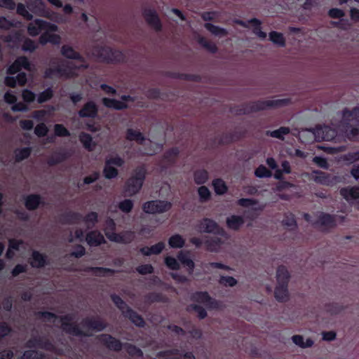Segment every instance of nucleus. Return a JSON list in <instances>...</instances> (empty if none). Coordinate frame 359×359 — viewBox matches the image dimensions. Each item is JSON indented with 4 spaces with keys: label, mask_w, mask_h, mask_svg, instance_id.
Masks as SVG:
<instances>
[{
    "label": "nucleus",
    "mask_w": 359,
    "mask_h": 359,
    "mask_svg": "<svg viewBox=\"0 0 359 359\" xmlns=\"http://www.w3.org/2000/svg\"><path fill=\"white\" fill-rule=\"evenodd\" d=\"M144 18L147 25L158 32L162 30L163 26L160 18L154 9L146 8L143 11Z\"/></svg>",
    "instance_id": "8"
},
{
    "label": "nucleus",
    "mask_w": 359,
    "mask_h": 359,
    "mask_svg": "<svg viewBox=\"0 0 359 359\" xmlns=\"http://www.w3.org/2000/svg\"><path fill=\"white\" fill-rule=\"evenodd\" d=\"M290 102V100L288 98L250 102L238 106L236 113L238 115H247L269 108L284 107L287 105Z\"/></svg>",
    "instance_id": "3"
},
{
    "label": "nucleus",
    "mask_w": 359,
    "mask_h": 359,
    "mask_svg": "<svg viewBox=\"0 0 359 359\" xmlns=\"http://www.w3.org/2000/svg\"><path fill=\"white\" fill-rule=\"evenodd\" d=\"M185 240L180 234H174L168 239V245L172 248H182L184 246Z\"/></svg>",
    "instance_id": "39"
},
{
    "label": "nucleus",
    "mask_w": 359,
    "mask_h": 359,
    "mask_svg": "<svg viewBox=\"0 0 359 359\" xmlns=\"http://www.w3.org/2000/svg\"><path fill=\"white\" fill-rule=\"evenodd\" d=\"M102 103L106 107L116 110L124 109L128 107L125 102L114 98L104 97L102 99Z\"/></svg>",
    "instance_id": "26"
},
{
    "label": "nucleus",
    "mask_w": 359,
    "mask_h": 359,
    "mask_svg": "<svg viewBox=\"0 0 359 359\" xmlns=\"http://www.w3.org/2000/svg\"><path fill=\"white\" fill-rule=\"evenodd\" d=\"M214 191L217 195H224L228 191V187L221 178H216L212 182Z\"/></svg>",
    "instance_id": "33"
},
{
    "label": "nucleus",
    "mask_w": 359,
    "mask_h": 359,
    "mask_svg": "<svg viewBox=\"0 0 359 359\" xmlns=\"http://www.w3.org/2000/svg\"><path fill=\"white\" fill-rule=\"evenodd\" d=\"M42 30L56 32L57 26L41 19H35L27 26V33L31 36H36Z\"/></svg>",
    "instance_id": "5"
},
{
    "label": "nucleus",
    "mask_w": 359,
    "mask_h": 359,
    "mask_svg": "<svg viewBox=\"0 0 359 359\" xmlns=\"http://www.w3.org/2000/svg\"><path fill=\"white\" fill-rule=\"evenodd\" d=\"M172 77L175 79H179L181 80L198 82L201 80V76L198 74H187V73H172Z\"/></svg>",
    "instance_id": "42"
},
{
    "label": "nucleus",
    "mask_w": 359,
    "mask_h": 359,
    "mask_svg": "<svg viewBox=\"0 0 359 359\" xmlns=\"http://www.w3.org/2000/svg\"><path fill=\"white\" fill-rule=\"evenodd\" d=\"M83 271L97 277H105L114 274V269L102 266H87Z\"/></svg>",
    "instance_id": "18"
},
{
    "label": "nucleus",
    "mask_w": 359,
    "mask_h": 359,
    "mask_svg": "<svg viewBox=\"0 0 359 359\" xmlns=\"http://www.w3.org/2000/svg\"><path fill=\"white\" fill-rule=\"evenodd\" d=\"M165 264L171 270L177 271L180 268V263L173 257L168 256L165 258Z\"/></svg>",
    "instance_id": "57"
},
{
    "label": "nucleus",
    "mask_w": 359,
    "mask_h": 359,
    "mask_svg": "<svg viewBox=\"0 0 359 359\" xmlns=\"http://www.w3.org/2000/svg\"><path fill=\"white\" fill-rule=\"evenodd\" d=\"M48 132V128L46 125L43 123H41L36 125L34 128V133L39 137H45Z\"/></svg>",
    "instance_id": "61"
},
{
    "label": "nucleus",
    "mask_w": 359,
    "mask_h": 359,
    "mask_svg": "<svg viewBox=\"0 0 359 359\" xmlns=\"http://www.w3.org/2000/svg\"><path fill=\"white\" fill-rule=\"evenodd\" d=\"M12 332L11 327L6 322H0V341Z\"/></svg>",
    "instance_id": "60"
},
{
    "label": "nucleus",
    "mask_w": 359,
    "mask_h": 359,
    "mask_svg": "<svg viewBox=\"0 0 359 359\" xmlns=\"http://www.w3.org/2000/svg\"><path fill=\"white\" fill-rule=\"evenodd\" d=\"M171 207V203L167 201L155 200L144 203L142 205V209L146 213L160 214L168 211Z\"/></svg>",
    "instance_id": "6"
},
{
    "label": "nucleus",
    "mask_w": 359,
    "mask_h": 359,
    "mask_svg": "<svg viewBox=\"0 0 359 359\" xmlns=\"http://www.w3.org/2000/svg\"><path fill=\"white\" fill-rule=\"evenodd\" d=\"M55 135L57 137H69L70 132L65 127L64 125L56 123L54 126Z\"/></svg>",
    "instance_id": "55"
},
{
    "label": "nucleus",
    "mask_w": 359,
    "mask_h": 359,
    "mask_svg": "<svg viewBox=\"0 0 359 359\" xmlns=\"http://www.w3.org/2000/svg\"><path fill=\"white\" fill-rule=\"evenodd\" d=\"M99 341L110 351H120L123 344L119 339L109 334H102L97 337Z\"/></svg>",
    "instance_id": "12"
},
{
    "label": "nucleus",
    "mask_w": 359,
    "mask_h": 359,
    "mask_svg": "<svg viewBox=\"0 0 359 359\" xmlns=\"http://www.w3.org/2000/svg\"><path fill=\"white\" fill-rule=\"evenodd\" d=\"M274 297L278 302H285L289 297L288 285H277L274 290Z\"/></svg>",
    "instance_id": "24"
},
{
    "label": "nucleus",
    "mask_w": 359,
    "mask_h": 359,
    "mask_svg": "<svg viewBox=\"0 0 359 359\" xmlns=\"http://www.w3.org/2000/svg\"><path fill=\"white\" fill-rule=\"evenodd\" d=\"M209 179V173L205 169H198L194 172V180L198 185H203Z\"/></svg>",
    "instance_id": "32"
},
{
    "label": "nucleus",
    "mask_w": 359,
    "mask_h": 359,
    "mask_svg": "<svg viewBox=\"0 0 359 359\" xmlns=\"http://www.w3.org/2000/svg\"><path fill=\"white\" fill-rule=\"evenodd\" d=\"M204 27L215 36H224L228 34L226 29L215 25L212 23L207 22L204 25Z\"/></svg>",
    "instance_id": "37"
},
{
    "label": "nucleus",
    "mask_w": 359,
    "mask_h": 359,
    "mask_svg": "<svg viewBox=\"0 0 359 359\" xmlns=\"http://www.w3.org/2000/svg\"><path fill=\"white\" fill-rule=\"evenodd\" d=\"M81 221L87 224L88 229L93 228L98 222V214L96 212H90L85 217L82 216Z\"/></svg>",
    "instance_id": "41"
},
{
    "label": "nucleus",
    "mask_w": 359,
    "mask_h": 359,
    "mask_svg": "<svg viewBox=\"0 0 359 359\" xmlns=\"http://www.w3.org/2000/svg\"><path fill=\"white\" fill-rule=\"evenodd\" d=\"M339 130L351 141L359 140V107L351 109L345 107L341 111V119L338 125Z\"/></svg>",
    "instance_id": "2"
},
{
    "label": "nucleus",
    "mask_w": 359,
    "mask_h": 359,
    "mask_svg": "<svg viewBox=\"0 0 359 359\" xmlns=\"http://www.w3.org/2000/svg\"><path fill=\"white\" fill-rule=\"evenodd\" d=\"M69 158V155L67 152L65 150H59L48 158V164L49 166L56 165L65 161H66Z\"/></svg>",
    "instance_id": "23"
},
{
    "label": "nucleus",
    "mask_w": 359,
    "mask_h": 359,
    "mask_svg": "<svg viewBox=\"0 0 359 359\" xmlns=\"http://www.w3.org/2000/svg\"><path fill=\"white\" fill-rule=\"evenodd\" d=\"M103 174L105 178L111 180L116 177L118 174V172L116 168L110 165H107L106 163H104Z\"/></svg>",
    "instance_id": "49"
},
{
    "label": "nucleus",
    "mask_w": 359,
    "mask_h": 359,
    "mask_svg": "<svg viewBox=\"0 0 359 359\" xmlns=\"http://www.w3.org/2000/svg\"><path fill=\"white\" fill-rule=\"evenodd\" d=\"M44 202L39 194H31L25 197V206L28 210H35Z\"/></svg>",
    "instance_id": "16"
},
{
    "label": "nucleus",
    "mask_w": 359,
    "mask_h": 359,
    "mask_svg": "<svg viewBox=\"0 0 359 359\" xmlns=\"http://www.w3.org/2000/svg\"><path fill=\"white\" fill-rule=\"evenodd\" d=\"M110 297L113 303L123 313V314L125 316L128 317L130 320L135 323V311L130 309L119 295L112 294Z\"/></svg>",
    "instance_id": "11"
},
{
    "label": "nucleus",
    "mask_w": 359,
    "mask_h": 359,
    "mask_svg": "<svg viewBox=\"0 0 359 359\" xmlns=\"http://www.w3.org/2000/svg\"><path fill=\"white\" fill-rule=\"evenodd\" d=\"M255 175L259 178L271 177L272 172L264 165H259L255 170Z\"/></svg>",
    "instance_id": "52"
},
{
    "label": "nucleus",
    "mask_w": 359,
    "mask_h": 359,
    "mask_svg": "<svg viewBox=\"0 0 359 359\" xmlns=\"http://www.w3.org/2000/svg\"><path fill=\"white\" fill-rule=\"evenodd\" d=\"M292 340L294 344L303 348H310L313 345L314 343L313 341L310 338L307 339L306 341H304L303 336L299 334L292 336Z\"/></svg>",
    "instance_id": "38"
},
{
    "label": "nucleus",
    "mask_w": 359,
    "mask_h": 359,
    "mask_svg": "<svg viewBox=\"0 0 359 359\" xmlns=\"http://www.w3.org/2000/svg\"><path fill=\"white\" fill-rule=\"evenodd\" d=\"M82 219V215L77 212L67 211L59 216V222L62 224H79Z\"/></svg>",
    "instance_id": "15"
},
{
    "label": "nucleus",
    "mask_w": 359,
    "mask_h": 359,
    "mask_svg": "<svg viewBox=\"0 0 359 359\" xmlns=\"http://www.w3.org/2000/svg\"><path fill=\"white\" fill-rule=\"evenodd\" d=\"M180 154V149L177 147H172L167 150L164 154L163 158L165 160L172 162Z\"/></svg>",
    "instance_id": "50"
},
{
    "label": "nucleus",
    "mask_w": 359,
    "mask_h": 359,
    "mask_svg": "<svg viewBox=\"0 0 359 359\" xmlns=\"http://www.w3.org/2000/svg\"><path fill=\"white\" fill-rule=\"evenodd\" d=\"M79 138L83 147L86 150L89 151H93L95 147V143L93 142V137L90 134L85 132H81L79 134Z\"/></svg>",
    "instance_id": "31"
},
{
    "label": "nucleus",
    "mask_w": 359,
    "mask_h": 359,
    "mask_svg": "<svg viewBox=\"0 0 359 359\" xmlns=\"http://www.w3.org/2000/svg\"><path fill=\"white\" fill-rule=\"evenodd\" d=\"M243 224L244 219L242 216L233 215L226 219V225L232 230H238Z\"/></svg>",
    "instance_id": "30"
},
{
    "label": "nucleus",
    "mask_w": 359,
    "mask_h": 359,
    "mask_svg": "<svg viewBox=\"0 0 359 359\" xmlns=\"http://www.w3.org/2000/svg\"><path fill=\"white\" fill-rule=\"evenodd\" d=\"M204 244L208 251L217 252V249L222 244V241L220 238L215 237L205 240Z\"/></svg>",
    "instance_id": "40"
},
{
    "label": "nucleus",
    "mask_w": 359,
    "mask_h": 359,
    "mask_svg": "<svg viewBox=\"0 0 359 359\" xmlns=\"http://www.w3.org/2000/svg\"><path fill=\"white\" fill-rule=\"evenodd\" d=\"M81 118L97 117L98 114V107L93 101H88L84 104L83 107L78 112Z\"/></svg>",
    "instance_id": "14"
},
{
    "label": "nucleus",
    "mask_w": 359,
    "mask_h": 359,
    "mask_svg": "<svg viewBox=\"0 0 359 359\" xmlns=\"http://www.w3.org/2000/svg\"><path fill=\"white\" fill-rule=\"evenodd\" d=\"M20 69L23 68L29 71L31 69V63L26 56H20L15 59Z\"/></svg>",
    "instance_id": "62"
},
{
    "label": "nucleus",
    "mask_w": 359,
    "mask_h": 359,
    "mask_svg": "<svg viewBox=\"0 0 359 359\" xmlns=\"http://www.w3.org/2000/svg\"><path fill=\"white\" fill-rule=\"evenodd\" d=\"M237 24L245 28H248L250 25L252 28V32L257 37L261 39L266 38V33L262 30V21L256 18H251L247 21L238 20Z\"/></svg>",
    "instance_id": "10"
},
{
    "label": "nucleus",
    "mask_w": 359,
    "mask_h": 359,
    "mask_svg": "<svg viewBox=\"0 0 359 359\" xmlns=\"http://www.w3.org/2000/svg\"><path fill=\"white\" fill-rule=\"evenodd\" d=\"M30 264L34 268H43L48 264L47 256L44 254L34 250L32 254Z\"/></svg>",
    "instance_id": "20"
},
{
    "label": "nucleus",
    "mask_w": 359,
    "mask_h": 359,
    "mask_svg": "<svg viewBox=\"0 0 359 359\" xmlns=\"http://www.w3.org/2000/svg\"><path fill=\"white\" fill-rule=\"evenodd\" d=\"M290 129L289 127L281 126L277 130L272 131L267 130L266 132V135L283 141L285 140V136L290 134Z\"/></svg>",
    "instance_id": "29"
},
{
    "label": "nucleus",
    "mask_w": 359,
    "mask_h": 359,
    "mask_svg": "<svg viewBox=\"0 0 359 359\" xmlns=\"http://www.w3.org/2000/svg\"><path fill=\"white\" fill-rule=\"evenodd\" d=\"M105 235L111 241L120 243H127L129 242V239L126 238V234L122 233L105 232Z\"/></svg>",
    "instance_id": "43"
},
{
    "label": "nucleus",
    "mask_w": 359,
    "mask_h": 359,
    "mask_svg": "<svg viewBox=\"0 0 359 359\" xmlns=\"http://www.w3.org/2000/svg\"><path fill=\"white\" fill-rule=\"evenodd\" d=\"M318 135L322 134V140L324 141H331L335 138L337 132L335 129L330 126H324L317 128Z\"/></svg>",
    "instance_id": "25"
},
{
    "label": "nucleus",
    "mask_w": 359,
    "mask_h": 359,
    "mask_svg": "<svg viewBox=\"0 0 359 359\" xmlns=\"http://www.w3.org/2000/svg\"><path fill=\"white\" fill-rule=\"evenodd\" d=\"M219 283L224 286L234 287L237 285L238 281L232 276H222Z\"/></svg>",
    "instance_id": "58"
},
{
    "label": "nucleus",
    "mask_w": 359,
    "mask_h": 359,
    "mask_svg": "<svg viewBox=\"0 0 359 359\" xmlns=\"http://www.w3.org/2000/svg\"><path fill=\"white\" fill-rule=\"evenodd\" d=\"M147 299L151 303L164 302L165 297L160 292H150L147 295Z\"/></svg>",
    "instance_id": "56"
},
{
    "label": "nucleus",
    "mask_w": 359,
    "mask_h": 359,
    "mask_svg": "<svg viewBox=\"0 0 359 359\" xmlns=\"http://www.w3.org/2000/svg\"><path fill=\"white\" fill-rule=\"evenodd\" d=\"M66 70L60 65H57L55 67L47 68L44 72L45 79H52L53 76L60 74L61 76L65 74Z\"/></svg>",
    "instance_id": "44"
},
{
    "label": "nucleus",
    "mask_w": 359,
    "mask_h": 359,
    "mask_svg": "<svg viewBox=\"0 0 359 359\" xmlns=\"http://www.w3.org/2000/svg\"><path fill=\"white\" fill-rule=\"evenodd\" d=\"M178 353L179 350L177 348L168 349L158 352L156 356L158 359H172L173 356Z\"/></svg>",
    "instance_id": "48"
},
{
    "label": "nucleus",
    "mask_w": 359,
    "mask_h": 359,
    "mask_svg": "<svg viewBox=\"0 0 359 359\" xmlns=\"http://www.w3.org/2000/svg\"><path fill=\"white\" fill-rule=\"evenodd\" d=\"M16 7L17 13L24 18L27 20H32L33 18L32 14H31L26 8L25 6L19 3Z\"/></svg>",
    "instance_id": "53"
},
{
    "label": "nucleus",
    "mask_w": 359,
    "mask_h": 359,
    "mask_svg": "<svg viewBox=\"0 0 359 359\" xmlns=\"http://www.w3.org/2000/svg\"><path fill=\"white\" fill-rule=\"evenodd\" d=\"M133 206V202L129 199H125L118 204L119 209L124 212H130L132 210Z\"/></svg>",
    "instance_id": "64"
},
{
    "label": "nucleus",
    "mask_w": 359,
    "mask_h": 359,
    "mask_svg": "<svg viewBox=\"0 0 359 359\" xmlns=\"http://www.w3.org/2000/svg\"><path fill=\"white\" fill-rule=\"evenodd\" d=\"M313 180L320 184L330 185L332 180L330 174L323 172L321 170H314L313 172Z\"/></svg>",
    "instance_id": "27"
},
{
    "label": "nucleus",
    "mask_w": 359,
    "mask_h": 359,
    "mask_svg": "<svg viewBox=\"0 0 359 359\" xmlns=\"http://www.w3.org/2000/svg\"><path fill=\"white\" fill-rule=\"evenodd\" d=\"M165 243L160 241L150 247H144L142 249V252L146 256L152 255H159L165 248Z\"/></svg>",
    "instance_id": "28"
},
{
    "label": "nucleus",
    "mask_w": 359,
    "mask_h": 359,
    "mask_svg": "<svg viewBox=\"0 0 359 359\" xmlns=\"http://www.w3.org/2000/svg\"><path fill=\"white\" fill-rule=\"evenodd\" d=\"M86 241L92 247H97L105 243L104 236L97 230H93L86 234Z\"/></svg>",
    "instance_id": "17"
},
{
    "label": "nucleus",
    "mask_w": 359,
    "mask_h": 359,
    "mask_svg": "<svg viewBox=\"0 0 359 359\" xmlns=\"http://www.w3.org/2000/svg\"><path fill=\"white\" fill-rule=\"evenodd\" d=\"M269 40L274 44L280 47L285 46V39L282 33L276 31H271L269 32Z\"/></svg>",
    "instance_id": "36"
},
{
    "label": "nucleus",
    "mask_w": 359,
    "mask_h": 359,
    "mask_svg": "<svg viewBox=\"0 0 359 359\" xmlns=\"http://www.w3.org/2000/svg\"><path fill=\"white\" fill-rule=\"evenodd\" d=\"M61 54L63 57L67 59L76 60L79 62H84V57L77 51H76L69 45H63L60 50Z\"/></svg>",
    "instance_id": "19"
},
{
    "label": "nucleus",
    "mask_w": 359,
    "mask_h": 359,
    "mask_svg": "<svg viewBox=\"0 0 359 359\" xmlns=\"http://www.w3.org/2000/svg\"><path fill=\"white\" fill-rule=\"evenodd\" d=\"M290 278V273L284 265H280L276 270L277 285H288Z\"/></svg>",
    "instance_id": "22"
},
{
    "label": "nucleus",
    "mask_w": 359,
    "mask_h": 359,
    "mask_svg": "<svg viewBox=\"0 0 359 359\" xmlns=\"http://www.w3.org/2000/svg\"><path fill=\"white\" fill-rule=\"evenodd\" d=\"M32 154V149L30 147L18 148L14 151L15 161L20 163L23 160L28 158Z\"/></svg>",
    "instance_id": "35"
},
{
    "label": "nucleus",
    "mask_w": 359,
    "mask_h": 359,
    "mask_svg": "<svg viewBox=\"0 0 359 359\" xmlns=\"http://www.w3.org/2000/svg\"><path fill=\"white\" fill-rule=\"evenodd\" d=\"M37 48L36 43L29 38H25L22 45V50L25 52H34Z\"/></svg>",
    "instance_id": "54"
},
{
    "label": "nucleus",
    "mask_w": 359,
    "mask_h": 359,
    "mask_svg": "<svg viewBox=\"0 0 359 359\" xmlns=\"http://www.w3.org/2000/svg\"><path fill=\"white\" fill-rule=\"evenodd\" d=\"M201 232L222 235L224 231L219 224L212 219L205 217L202 219L197 225Z\"/></svg>",
    "instance_id": "7"
},
{
    "label": "nucleus",
    "mask_w": 359,
    "mask_h": 359,
    "mask_svg": "<svg viewBox=\"0 0 359 359\" xmlns=\"http://www.w3.org/2000/svg\"><path fill=\"white\" fill-rule=\"evenodd\" d=\"M192 300L204 304L209 309H215L217 306V302L212 299L208 292H196L192 295Z\"/></svg>",
    "instance_id": "13"
},
{
    "label": "nucleus",
    "mask_w": 359,
    "mask_h": 359,
    "mask_svg": "<svg viewBox=\"0 0 359 359\" xmlns=\"http://www.w3.org/2000/svg\"><path fill=\"white\" fill-rule=\"evenodd\" d=\"M198 42L201 46L208 50L210 53H216L217 52L218 48L217 46L214 43L207 40L205 37H199Z\"/></svg>",
    "instance_id": "45"
},
{
    "label": "nucleus",
    "mask_w": 359,
    "mask_h": 359,
    "mask_svg": "<svg viewBox=\"0 0 359 359\" xmlns=\"http://www.w3.org/2000/svg\"><path fill=\"white\" fill-rule=\"evenodd\" d=\"M198 194L199 196L200 201L201 203L208 202L211 198V192L205 186L201 185L200 187H198Z\"/></svg>",
    "instance_id": "46"
},
{
    "label": "nucleus",
    "mask_w": 359,
    "mask_h": 359,
    "mask_svg": "<svg viewBox=\"0 0 359 359\" xmlns=\"http://www.w3.org/2000/svg\"><path fill=\"white\" fill-rule=\"evenodd\" d=\"M313 225L322 226L326 231L334 229L337 226L336 215L320 212Z\"/></svg>",
    "instance_id": "9"
},
{
    "label": "nucleus",
    "mask_w": 359,
    "mask_h": 359,
    "mask_svg": "<svg viewBox=\"0 0 359 359\" xmlns=\"http://www.w3.org/2000/svg\"><path fill=\"white\" fill-rule=\"evenodd\" d=\"M37 316L48 322L59 318L62 330L65 333L75 337H90L92 333L90 331L102 332L107 327V323L100 318L86 317L83 318L81 325L86 330H83L76 323H72L74 318L72 314L68 313L58 316L50 311H39Z\"/></svg>",
    "instance_id": "1"
},
{
    "label": "nucleus",
    "mask_w": 359,
    "mask_h": 359,
    "mask_svg": "<svg viewBox=\"0 0 359 359\" xmlns=\"http://www.w3.org/2000/svg\"><path fill=\"white\" fill-rule=\"evenodd\" d=\"M177 259L182 264H183L185 266H187L191 271H194L195 268V263L189 257L188 252H184L181 251L177 254Z\"/></svg>",
    "instance_id": "34"
},
{
    "label": "nucleus",
    "mask_w": 359,
    "mask_h": 359,
    "mask_svg": "<svg viewBox=\"0 0 359 359\" xmlns=\"http://www.w3.org/2000/svg\"><path fill=\"white\" fill-rule=\"evenodd\" d=\"M95 55L103 63L116 65L126 61V55L123 51L109 46H98L94 50Z\"/></svg>",
    "instance_id": "4"
},
{
    "label": "nucleus",
    "mask_w": 359,
    "mask_h": 359,
    "mask_svg": "<svg viewBox=\"0 0 359 359\" xmlns=\"http://www.w3.org/2000/svg\"><path fill=\"white\" fill-rule=\"evenodd\" d=\"M283 224L287 227L297 228V224L293 214L285 215L283 220Z\"/></svg>",
    "instance_id": "59"
},
{
    "label": "nucleus",
    "mask_w": 359,
    "mask_h": 359,
    "mask_svg": "<svg viewBox=\"0 0 359 359\" xmlns=\"http://www.w3.org/2000/svg\"><path fill=\"white\" fill-rule=\"evenodd\" d=\"M340 195L347 201L359 198V186L347 187L340 189Z\"/></svg>",
    "instance_id": "21"
},
{
    "label": "nucleus",
    "mask_w": 359,
    "mask_h": 359,
    "mask_svg": "<svg viewBox=\"0 0 359 359\" xmlns=\"http://www.w3.org/2000/svg\"><path fill=\"white\" fill-rule=\"evenodd\" d=\"M187 310L189 311H194L196 313H197L198 317L199 318V319H204L206 318V316L208 315L205 309L203 307H202L201 306L198 305V304H190L188 306Z\"/></svg>",
    "instance_id": "51"
},
{
    "label": "nucleus",
    "mask_w": 359,
    "mask_h": 359,
    "mask_svg": "<svg viewBox=\"0 0 359 359\" xmlns=\"http://www.w3.org/2000/svg\"><path fill=\"white\" fill-rule=\"evenodd\" d=\"M22 97L25 102L31 103L34 101L36 95L32 90L29 89H25L22 90Z\"/></svg>",
    "instance_id": "63"
},
{
    "label": "nucleus",
    "mask_w": 359,
    "mask_h": 359,
    "mask_svg": "<svg viewBox=\"0 0 359 359\" xmlns=\"http://www.w3.org/2000/svg\"><path fill=\"white\" fill-rule=\"evenodd\" d=\"M53 97V90L52 88L49 87L38 95L37 102L39 104H42L46 102H48V100L52 99Z\"/></svg>",
    "instance_id": "47"
}]
</instances>
